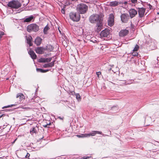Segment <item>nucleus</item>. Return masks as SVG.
Wrapping results in <instances>:
<instances>
[{"instance_id": "44", "label": "nucleus", "mask_w": 159, "mask_h": 159, "mask_svg": "<svg viewBox=\"0 0 159 159\" xmlns=\"http://www.w3.org/2000/svg\"><path fill=\"white\" fill-rule=\"evenodd\" d=\"M157 60H159V57H158L157 58Z\"/></svg>"}, {"instance_id": "41", "label": "nucleus", "mask_w": 159, "mask_h": 159, "mask_svg": "<svg viewBox=\"0 0 159 159\" xmlns=\"http://www.w3.org/2000/svg\"><path fill=\"white\" fill-rule=\"evenodd\" d=\"M127 2H124V4H125V5H126L127 4Z\"/></svg>"}, {"instance_id": "35", "label": "nucleus", "mask_w": 159, "mask_h": 159, "mask_svg": "<svg viewBox=\"0 0 159 159\" xmlns=\"http://www.w3.org/2000/svg\"><path fill=\"white\" fill-rule=\"evenodd\" d=\"M30 156V154L29 153H27V155L25 156V157L26 158H28Z\"/></svg>"}, {"instance_id": "43", "label": "nucleus", "mask_w": 159, "mask_h": 159, "mask_svg": "<svg viewBox=\"0 0 159 159\" xmlns=\"http://www.w3.org/2000/svg\"><path fill=\"white\" fill-rule=\"evenodd\" d=\"M48 125H44V126L45 127H47Z\"/></svg>"}, {"instance_id": "11", "label": "nucleus", "mask_w": 159, "mask_h": 159, "mask_svg": "<svg viewBox=\"0 0 159 159\" xmlns=\"http://www.w3.org/2000/svg\"><path fill=\"white\" fill-rule=\"evenodd\" d=\"M129 12L131 18L134 17L137 14V11L134 9H130L129 11Z\"/></svg>"}, {"instance_id": "40", "label": "nucleus", "mask_w": 159, "mask_h": 159, "mask_svg": "<svg viewBox=\"0 0 159 159\" xmlns=\"http://www.w3.org/2000/svg\"><path fill=\"white\" fill-rule=\"evenodd\" d=\"M44 70V73H45V72H46L47 71H48L49 70Z\"/></svg>"}, {"instance_id": "3", "label": "nucleus", "mask_w": 159, "mask_h": 159, "mask_svg": "<svg viewBox=\"0 0 159 159\" xmlns=\"http://www.w3.org/2000/svg\"><path fill=\"white\" fill-rule=\"evenodd\" d=\"M88 7L84 3H81L78 5L77 9L79 13L83 14L85 13L87 11Z\"/></svg>"}, {"instance_id": "33", "label": "nucleus", "mask_w": 159, "mask_h": 159, "mask_svg": "<svg viewBox=\"0 0 159 159\" xmlns=\"http://www.w3.org/2000/svg\"><path fill=\"white\" fill-rule=\"evenodd\" d=\"M96 75H97V76L98 77H99V76L101 74V72L99 71L96 72Z\"/></svg>"}, {"instance_id": "1", "label": "nucleus", "mask_w": 159, "mask_h": 159, "mask_svg": "<svg viewBox=\"0 0 159 159\" xmlns=\"http://www.w3.org/2000/svg\"><path fill=\"white\" fill-rule=\"evenodd\" d=\"M89 20L90 22L92 23H97L96 26L97 27V30L98 32L101 30V27L102 25V21L100 18L99 15L95 14L91 15L89 17Z\"/></svg>"}, {"instance_id": "29", "label": "nucleus", "mask_w": 159, "mask_h": 159, "mask_svg": "<svg viewBox=\"0 0 159 159\" xmlns=\"http://www.w3.org/2000/svg\"><path fill=\"white\" fill-rule=\"evenodd\" d=\"M13 106V105H8L7 106H4L2 107V109H4V108H7L11 107H12Z\"/></svg>"}, {"instance_id": "20", "label": "nucleus", "mask_w": 159, "mask_h": 159, "mask_svg": "<svg viewBox=\"0 0 159 159\" xmlns=\"http://www.w3.org/2000/svg\"><path fill=\"white\" fill-rule=\"evenodd\" d=\"M41 41L42 39L39 37H38L35 39L34 41V43L37 45L39 46L40 44Z\"/></svg>"}, {"instance_id": "46", "label": "nucleus", "mask_w": 159, "mask_h": 159, "mask_svg": "<svg viewBox=\"0 0 159 159\" xmlns=\"http://www.w3.org/2000/svg\"><path fill=\"white\" fill-rule=\"evenodd\" d=\"M71 0L72 1H77V0Z\"/></svg>"}, {"instance_id": "5", "label": "nucleus", "mask_w": 159, "mask_h": 159, "mask_svg": "<svg viewBox=\"0 0 159 159\" xmlns=\"http://www.w3.org/2000/svg\"><path fill=\"white\" fill-rule=\"evenodd\" d=\"M70 19L74 21H78L80 19V16L79 14L75 12H71L69 14Z\"/></svg>"}, {"instance_id": "25", "label": "nucleus", "mask_w": 159, "mask_h": 159, "mask_svg": "<svg viewBox=\"0 0 159 159\" xmlns=\"http://www.w3.org/2000/svg\"><path fill=\"white\" fill-rule=\"evenodd\" d=\"M139 47L138 46V45H136L134 48V49L133 50V51L135 52L137 51L138 49H139Z\"/></svg>"}, {"instance_id": "16", "label": "nucleus", "mask_w": 159, "mask_h": 159, "mask_svg": "<svg viewBox=\"0 0 159 159\" xmlns=\"http://www.w3.org/2000/svg\"><path fill=\"white\" fill-rule=\"evenodd\" d=\"M120 3V2L115 1L109 2L108 4V5L111 7H115L118 6Z\"/></svg>"}, {"instance_id": "4", "label": "nucleus", "mask_w": 159, "mask_h": 159, "mask_svg": "<svg viewBox=\"0 0 159 159\" xmlns=\"http://www.w3.org/2000/svg\"><path fill=\"white\" fill-rule=\"evenodd\" d=\"M39 30V26L35 24H30L27 27V30L29 32L32 31L36 32Z\"/></svg>"}, {"instance_id": "48", "label": "nucleus", "mask_w": 159, "mask_h": 159, "mask_svg": "<svg viewBox=\"0 0 159 159\" xmlns=\"http://www.w3.org/2000/svg\"><path fill=\"white\" fill-rule=\"evenodd\" d=\"M110 134H111V132L110 131Z\"/></svg>"}, {"instance_id": "15", "label": "nucleus", "mask_w": 159, "mask_h": 159, "mask_svg": "<svg viewBox=\"0 0 159 159\" xmlns=\"http://www.w3.org/2000/svg\"><path fill=\"white\" fill-rule=\"evenodd\" d=\"M97 134H102L103 136H108L107 135V134H102V132L100 131H92L91 132L89 133V135L90 136H95Z\"/></svg>"}, {"instance_id": "7", "label": "nucleus", "mask_w": 159, "mask_h": 159, "mask_svg": "<svg viewBox=\"0 0 159 159\" xmlns=\"http://www.w3.org/2000/svg\"><path fill=\"white\" fill-rule=\"evenodd\" d=\"M120 17L121 20L124 23H126L129 18V15L126 13L122 14L121 15Z\"/></svg>"}, {"instance_id": "38", "label": "nucleus", "mask_w": 159, "mask_h": 159, "mask_svg": "<svg viewBox=\"0 0 159 159\" xmlns=\"http://www.w3.org/2000/svg\"><path fill=\"white\" fill-rule=\"evenodd\" d=\"M58 118H59V119L61 120H63V118H64V117H60V116H59V117H58Z\"/></svg>"}, {"instance_id": "49", "label": "nucleus", "mask_w": 159, "mask_h": 159, "mask_svg": "<svg viewBox=\"0 0 159 159\" xmlns=\"http://www.w3.org/2000/svg\"><path fill=\"white\" fill-rule=\"evenodd\" d=\"M104 75H105V76H106V74H105Z\"/></svg>"}, {"instance_id": "32", "label": "nucleus", "mask_w": 159, "mask_h": 159, "mask_svg": "<svg viewBox=\"0 0 159 159\" xmlns=\"http://www.w3.org/2000/svg\"><path fill=\"white\" fill-rule=\"evenodd\" d=\"M132 55L134 56H136L138 55V53L136 52H132Z\"/></svg>"}, {"instance_id": "26", "label": "nucleus", "mask_w": 159, "mask_h": 159, "mask_svg": "<svg viewBox=\"0 0 159 159\" xmlns=\"http://www.w3.org/2000/svg\"><path fill=\"white\" fill-rule=\"evenodd\" d=\"M36 70L38 72H40L41 73H44V70H43L41 69L40 68H37Z\"/></svg>"}, {"instance_id": "28", "label": "nucleus", "mask_w": 159, "mask_h": 159, "mask_svg": "<svg viewBox=\"0 0 159 159\" xmlns=\"http://www.w3.org/2000/svg\"><path fill=\"white\" fill-rule=\"evenodd\" d=\"M76 98L78 100H80L81 98L80 96L79 93H77L76 94Z\"/></svg>"}, {"instance_id": "14", "label": "nucleus", "mask_w": 159, "mask_h": 159, "mask_svg": "<svg viewBox=\"0 0 159 159\" xmlns=\"http://www.w3.org/2000/svg\"><path fill=\"white\" fill-rule=\"evenodd\" d=\"M34 19V16L31 15L28 17H26L23 19L24 22H30Z\"/></svg>"}, {"instance_id": "12", "label": "nucleus", "mask_w": 159, "mask_h": 159, "mask_svg": "<svg viewBox=\"0 0 159 159\" xmlns=\"http://www.w3.org/2000/svg\"><path fill=\"white\" fill-rule=\"evenodd\" d=\"M129 33V30L126 29L121 30L119 32V36L120 37H124L126 35Z\"/></svg>"}, {"instance_id": "45", "label": "nucleus", "mask_w": 159, "mask_h": 159, "mask_svg": "<svg viewBox=\"0 0 159 159\" xmlns=\"http://www.w3.org/2000/svg\"><path fill=\"white\" fill-rule=\"evenodd\" d=\"M23 109H26L27 108H26L25 107H23Z\"/></svg>"}, {"instance_id": "9", "label": "nucleus", "mask_w": 159, "mask_h": 159, "mask_svg": "<svg viewBox=\"0 0 159 159\" xmlns=\"http://www.w3.org/2000/svg\"><path fill=\"white\" fill-rule=\"evenodd\" d=\"M137 9L139 17H143L145 12V9L143 8H138Z\"/></svg>"}, {"instance_id": "17", "label": "nucleus", "mask_w": 159, "mask_h": 159, "mask_svg": "<svg viewBox=\"0 0 159 159\" xmlns=\"http://www.w3.org/2000/svg\"><path fill=\"white\" fill-rule=\"evenodd\" d=\"M29 53L33 59H35L36 58L37 56L33 50H30L29 52Z\"/></svg>"}, {"instance_id": "42", "label": "nucleus", "mask_w": 159, "mask_h": 159, "mask_svg": "<svg viewBox=\"0 0 159 159\" xmlns=\"http://www.w3.org/2000/svg\"><path fill=\"white\" fill-rule=\"evenodd\" d=\"M4 114H2V115H1L0 116V118L2 117L3 115Z\"/></svg>"}, {"instance_id": "30", "label": "nucleus", "mask_w": 159, "mask_h": 159, "mask_svg": "<svg viewBox=\"0 0 159 159\" xmlns=\"http://www.w3.org/2000/svg\"><path fill=\"white\" fill-rule=\"evenodd\" d=\"M39 62H45V58H41L39 59Z\"/></svg>"}, {"instance_id": "22", "label": "nucleus", "mask_w": 159, "mask_h": 159, "mask_svg": "<svg viewBox=\"0 0 159 159\" xmlns=\"http://www.w3.org/2000/svg\"><path fill=\"white\" fill-rule=\"evenodd\" d=\"M38 129V128L36 126L35 127H34L31 129L30 130V133L31 134H33L34 133L36 134L37 132V130Z\"/></svg>"}, {"instance_id": "23", "label": "nucleus", "mask_w": 159, "mask_h": 159, "mask_svg": "<svg viewBox=\"0 0 159 159\" xmlns=\"http://www.w3.org/2000/svg\"><path fill=\"white\" fill-rule=\"evenodd\" d=\"M49 29V28L47 25L43 29V32L44 34H47V31Z\"/></svg>"}, {"instance_id": "37", "label": "nucleus", "mask_w": 159, "mask_h": 159, "mask_svg": "<svg viewBox=\"0 0 159 159\" xmlns=\"http://www.w3.org/2000/svg\"><path fill=\"white\" fill-rule=\"evenodd\" d=\"M90 157H84L83 158H81L79 159H87L88 158H89Z\"/></svg>"}, {"instance_id": "27", "label": "nucleus", "mask_w": 159, "mask_h": 159, "mask_svg": "<svg viewBox=\"0 0 159 159\" xmlns=\"http://www.w3.org/2000/svg\"><path fill=\"white\" fill-rule=\"evenodd\" d=\"M51 60L52 58H45V62H50L51 61Z\"/></svg>"}, {"instance_id": "47", "label": "nucleus", "mask_w": 159, "mask_h": 159, "mask_svg": "<svg viewBox=\"0 0 159 159\" xmlns=\"http://www.w3.org/2000/svg\"><path fill=\"white\" fill-rule=\"evenodd\" d=\"M114 108V107H112V109H113Z\"/></svg>"}, {"instance_id": "10", "label": "nucleus", "mask_w": 159, "mask_h": 159, "mask_svg": "<svg viewBox=\"0 0 159 159\" xmlns=\"http://www.w3.org/2000/svg\"><path fill=\"white\" fill-rule=\"evenodd\" d=\"M45 49L43 47H41L37 48L35 51L37 53L43 54L45 51Z\"/></svg>"}, {"instance_id": "8", "label": "nucleus", "mask_w": 159, "mask_h": 159, "mask_svg": "<svg viewBox=\"0 0 159 159\" xmlns=\"http://www.w3.org/2000/svg\"><path fill=\"white\" fill-rule=\"evenodd\" d=\"M110 33V30L109 29H105L101 32L100 35L102 38L106 37L109 35Z\"/></svg>"}, {"instance_id": "31", "label": "nucleus", "mask_w": 159, "mask_h": 159, "mask_svg": "<svg viewBox=\"0 0 159 159\" xmlns=\"http://www.w3.org/2000/svg\"><path fill=\"white\" fill-rule=\"evenodd\" d=\"M4 33L3 32H1L0 33V41L1 40V39L2 38V36L4 35Z\"/></svg>"}, {"instance_id": "39", "label": "nucleus", "mask_w": 159, "mask_h": 159, "mask_svg": "<svg viewBox=\"0 0 159 159\" xmlns=\"http://www.w3.org/2000/svg\"><path fill=\"white\" fill-rule=\"evenodd\" d=\"M149 7L150 9H152V6L151 5L149 4Z\"/></svg>"}, {"instance_id": "2", "label": "nucleus", "mask_w": 159, "mask_h": 159, "mask_svg": "<svg viewBox=\"0 0 159 159\" xmlns=\"http://www.w3.org/2000/svg\"><path fill=\"white\" fill-rule=\"evenodd\" d=\"M8 7L16 9H18L21 7V3L17 0H12L7 4Z\"/></svg>"}, {"instance_id": "18", "label": "nucleus", "mask_w": 159, "mask_h": 159, "mask_svg": "<svg viewBox=\"0 0 159 159\" xmlns=\"http://www.w3.org/2000/svg\"><path fill=\"white\" fill-rule=\"evenodd\" d=\"M32 39L31 36H29L26 37L27 43L29 45L30 47L33 44L32 43Z\"/></svg>"}, {"instance_id": "36", "label": "nucleus", "mask_w": 159, "mask_h": 159, "mask_svg": "<svg viewBox=\"0 0 159 159\" xmlns=\"http://www.w3.org/2000/svg\"><path fill=\"white\" fill-rule=\"evenodd\" d=\"M61 12L62 13L64 14L65 13V11L64 9H62L61 10Z\"/></svg>"}, {"instance_id": "6", "label": "nucleus", "mask_w": 159, "mask_h": 159, "mask_svg": "<svg viewBox=\"0 0 159 159\" xmlns=\"http://www.w3.org/2000/svg\"><path fill=\"white\" fill-rule=\"evenodd\" d=\"M114 17L113 14H111L110 15L108 20V24L110 26H112L114 23Z\"/></svg>"}, {"instance_id": "34", "label": "nucleus", "mask_w": 159, "mask_h": 159, "mask_svg": "<svg viewBox=\"0 0 159 159\" xmlns=\"http://www.w3.org/2000/svg\"><path fill=\"white\" fill-rule=\"evenodd\" d=\"M131 1L133 3H136L137 2V0H131Z\"/></svg>"}, {"instance_id": "24", "label": "nucleus", "mask_w": 159, "mask_h": 159, "mask_svg": "<svg viewBox=\"0 0 159 159\" xmlns=\"http://www.w3.org/2000/svg\"><path fill=\"white\" fill-rule=\"evenodd\" d=\"M79 137H87L90 136L89 133V134H83L82 136L78 135Z\"/></svg>"}, {"instance_id": "50", "label": "nucleus", "mask_w": 159, "mask_h": 159, "mask_svg": "<svg viewBox=\"0 0 159 159\" xmlns=\"http://www.w3.org/2000/svg\"><path fill=\"white\" fill-rule=\"evenodd\" d=\"M15 141V140L13 142V143H14Z\"/></svg>"}, {"instance_id": "21", "label": "nucleus", "mask_w": 159, "mask_h": 159, "mask_svg": "<svg viewBox=\"0 0 159 159\" xmlns=\"http://www.w3.org/2000/svg\"><path fill=\"white\" fill-rule=\"evenodd\" d=\"M24 95L21 93H19L17 94L16 98H19L20 102H21V101L24 99Z\"/></svg>"}, {"instance_id": "19", "label": "nucleus", "mask_w": 159, "mask_h": 159, "mask_svg": "<svg viewBox=\"0 0 159 159\" xmlns=\"http://www.w3.org/2000/svg\"><path fill=\"white\" fill-rule=\"evenodd\" d=\"M54 61L52 62H51L47 64H45L43 66L44 68H47L49 67H52L54 66Z\"/></svg>"}, {"instance_id": "13", "label": "nucleus", "mask_w": 159, "mask_h": 159, "mask_svg": "<svg viewBox=\"0 0 159 159\" xmlns=\"http://www.w3.org/2000/svg\"><path fill=\"white\" fill-rule=\"evenodd\" d=\"M113 66V65L111 66L107 64L105 65L104 70L106 71L107 73H110L112 68Z\"/></svg>"}]
</instances>
